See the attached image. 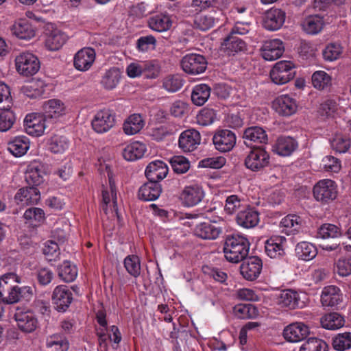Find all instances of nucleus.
<instances>
[{
  "label": "nucleus",
  "mask_w": 351,
  "mask_h": 351,
  "mask_svg": "<svg viewBox=\"0 0 351 351\" xmlns=\"http://www.w3.org/2000/svg\"><path fill=\"white\" fill-rule=\"evenodd\" d=\"M17 73L24 77L36 74L40 68L38 58L32 52L23 51L17 55L14 60Z\"/></svg>",
  "instance_id": "nucleus-3"
},
{
  "label": "nucleus",
  "mask_w": 351,
  "mask_h": 351,
  "mask_svg": "<svg viewBox=\"0 0 351 351\" xmlns=\"http://www.w3.org/2000/svg\"><path fill=\"white\" fill-rule=\"evenodd\" d=\"M200 141L201 136L199 132L195 129H189L180 134L178 144L180 148L184 152H192L197 148Z\"/></svg>",
  "instance_id": "nucleus-25"
},
{
  "label": "nucleus",
  "mask_w": 351,
  "mask_h": 351,
  "mask_svg": "<svg viewBox=\"0 0 351 351\" xmlns=\"http://www.w3.org/2000/svg\"><path fill=\"white\" fill-rule=\"evenodd\" d=\"M333 348L339 351H343L351 347V333L346 332L337 335L332 341Z\"/></svg>",
  "instance_id": "nucleus-62"
},
{
  "label": "nucleus",
  "mask_w": 351,
  "mask_h": 351,
  "mask_svg": "<svg viewBox=\"0 0 351 351\" xmlns=\"http://www.w3.org/2000/svg\"><path fill=\"white\" fill-rule=\"evenodd\" d=\"M60 278L66 282H71L77 276V269L75 265L69 261H64L57 269Z\"/></svg>",
  "instance_id": "nucleus-43"
},
{
  "label": "nucleus",
  "mask_w": 351,
  "mask_h": 351,
  "mask_svg": "<svg viewBox=\"0 0 351 351\" xmlns=\"http://www.w3.org/2000/svg\"><path fill=\"white\" fill-rule=\"evenodd\" d=\"M245 206L243 200L236 195H232L226 199L224 211L228 215H233L243 210Z\"/></svg>",
  "instance_id": "nucleus-52"
},
{
  "label": "nucleus",
  "mask_w": 351,
  "mask_h": 351,
  "mask_svg": "<svg viewBox=\"0 0 351 351\" xmlns=\"http://www.w3.org/2000/svg\"><path fill=\"white\" fill-rule=\"evenodd\" d=\"M40 198V191L34 186L22 188L18 191L14 196L16 203L21 206L36 204Z\"/></svg>",
  "instance_id": "nucleus-26"
},
{
  "label": "nucleus",
  "mask_w": 351,
  "mask_h": 351,
  "mask_svg": "<svg viewBox=\"0 0 351 351\" xmlns=\"http://www.w3.org/2000/svg\"><path fill=\"white\" fill-rule=\"evenodd\" d=\"M325 24L324 18L320 15H311L304 19L302 26L304 32L309 34H317L323 29Z\"/></svg>",
  "instance_id": "nucleus-39"
},
{
  "label": "nucleus",
  "mask_w": 351,
  "mask_h": 351,
  "mask_svg": "<svg viewBox=\"0 0 351 351\" xmlns=\"http://www.w3.org/2000/svg\"><path fill=\"white\" fill-rule=\"evenodd\" d=\"M298 107L296 99L287 94L278 96L272 102V108L275 112L284 117L295 114Z\"/></svg>",
  "instance_id": "nucleus-11"
},
{
  "label": "nucleus",
  "mask_w": 351,
  "mask_h": 351,
  "mask_svg": "<svg viewBox=\"0 0 351 351\" xmlns=\"http://www.w3.org/2000/svg\"><path fill=\"white\" fill-rule=\"evenodd\" d=\"M311 83L317 90H327L332 86V76L325 71H316L311 75Z\"/></svg>",
  "instance_id": "nucleus-44"
},
{
  "label": "nucleus",
  "mask_w": 351,
  "mask_h": 351,
  "mask_svg": "<svg viewBox=\"0 0 351 351\" xmlns=\"http://www.w3.org/2000/svg\"><path fill=\"white\" fill-rule=\"evenodd\" d=\"M269 163V155L263 148L252 149L245 158V165L252 171H258L267 167Z\"/></svg>",
  "instance_id": "nucleus-6"
},
{
  "label": "nucleus",
  "mask_w": 351,
  "mask_h": 351,
  "mask_svg": "<svg viewBox=\"0 0 351 351\" xmlns=\"http://www.w3.org/2000/svg\"><path fill=\"white\" fill-rule=\"evenodd\" d=\"M210 95V88L208 85L205 84H198L193 89L191 99L194 104L200 106L205 104Z\"/></svg>",
  "instance_id": "nucleus-51"
},
{
  "label": "nucleus",
  "mask_w": 351,
  "mask_h": 351,
  "mask_svg": "<svg viewBox=\"0 0 351 351\" xmlns=\"http://www.w3.org/2000/svg\"><path fill=\"white\" fill-rule=\"evenodd\" d=\"M262 268V261L257 256H251L242 263L240 272L245 280L253 281L260 276Z\"/></svg>",
  "instance_id": "nucleus-15"
},
{
  "label": "nucleus",
  "mask_w": 351,
  "mask_h": 351,
  "mask_svg": "<svg viewBox=\"0 0 351 351\" xmlns=\"http://www.w3.org/2000/svg\"><path fill=\"white\" fill-rule=\"evenodd\" d=\"M297 141L290 136H280L277 139L274 150L280 156H290L297 148Z\"/></svg>",
  "instance_id": "nucleus-35"
},
{
  "label": "nucleus",
  "mask_w": 351,
  "mask_h": 351,
  "mask_svg": "<svg viewBox=\"0 0 351 351\" xmlns=\"http://www.w3.org/2000/svg\"><path fill=\"white\" fill-rule=\"evenodd\" d=\"M154 11V8L145 2H140L132 5L129 10L130 16L141 19Z\"/></svg>",
  "instance_id": "nucleus-55"
},
{
  "label": "nucleus",
  "mask_w": 351,
  "mask_h": 351,
  "mask_svg": "<svg viewBox=\"0 0 351 351\" xmlns=\"http://www.w3.org/2000/svg\"><path fill=\"white\" fill-rule=\"evenodd\" d=\"M303 226L304 221L296 215H288L282 218L280 223L282 232L287 234H293L298 232Z\"/></svg>",
  "instance_id": "nucleus-33"
},
{
  "label": "nucleus",
  "mask_w": 351,
  "mask_h": 351,
  "mask_svg": "<svg viewBox=\"0 0 351 351\" xmlns=\"http://www.w3.org/2000/svg\"><path fill=\"white\" fill-rule=\"evenodd\" d=\"M181 66L184 72L189 74L197 75L205 71L207 62L203 56L191 53L182 58Z\"/></svg>",
  "instance_id": "nucleus-10"
},
{
  "label": "nucleus",
  "mask_w": 351,
  "mask_h": 351,
  "mask_svg": "<svg viewBox=\"0 0 351 351\" xmlns=\"http://www.w3.org/2000/svg\"><path fill=\"white\" fill-rule=\"evenodd\" d=\"M260 221L259 213L250 206H245L236 216L237 223L246 229L254 228Z\"/></svg>",
  "instance_id": "nucleus-20"
},
{
  "label": "nucleus",
  "mask_w": 351,
  "mask_h": 351,
  "mask_svg": "<svg viewBox=\"0 0 351 351\" xmlns=\"http://www.w3.org/2000/svg\"><path fill=\"white\" fill-rule=\"evenodd\" d=\"M168 171L166 163L162 160H154L147 166L145 173L149 180L158 182L167 176Z\"/></svg>",
  "instance_id": "nucleus-28"
},
{
  "label": "nucleus",
  "mask_w": 351,
  "mask_h": 351,
  "mask_svg": "<svg viewBox=\"0 0 351 351\" xmlns=\"http://www.w3.org/2000/svg\"><path fill=\"white\" fill-rule=\"evenodd\" d=\"M315 199L324 204L329 203L336 199L338 186L331 179H323L318 181L313 187Z\"/></svg>",
  "instance_id": "nucleus-5"
},
{
  "label": "nucleus",
  "mask_w": 351,
  "mask_h": 351,
  "mask_svg": "<svg viewBox=\"0 0 351 351\" xmlns=\"http://www.w3.org/2000/svg\"><path fill=\"white\" fill-rule=\"evenodd\" d=\"M221 232V228L219 225L206 222L197 225L194 230V233L197 237L208 240L217 239Z\"/></svg>",
  "instance_id": "nucleus-30"
},
{
  "label": "nucleus",
  "mask_w": 351,
  "mask_h": 351,
  "mask_svg": "<svg viewBox=\"0 0 351 351\" xmlns=\"http://www.w3.org/2000/svg\"><path fill=\"white\" fill-rule=\"evenodd\" d=\"M96 58L95 50L90 47H84L79 50L74 56V67L80 71H86L90 69Z\"/></svg>",
  "instance_id": "nucleus-17"
},
{
  "label": "nucleus",
  "mask_w": 351,
  "mask_h": 351,
  "mask_svg": "<svg viewBox=\"0 0 351 351\" xmlns=\"http://www.w3.org/2000/svg\"><path fill=\"white\" fill-rule=\"evenodd\" d=\"M102 209L106 214L111 212L112 215H117V190L114 182L110 176L109 187L102 191Z\"/></svg>",
  "instance_id": "nucleus-21"
},
{
  "label": "nucleus",
  "mask_w": 351,
  "mask_h": 351,
  "mask_svg": "<svg viewBox=\"0 0 351 351\" xmlns=\"http://www.w3.org/2000/svg\"><path fill=\"white\" fill-rule=\"evenodd\" d=\"M243 138L245 144L247 145L252 143L266 144L268 141L266 130L259 126H252L246 128L244 130Z\"/></svg>",
  "instance_id": "nucleus-29"
},
{
  "label": "nucleus",
  "mask_w": 351,
  "mask_h": 351,
  "mask_svg": "<svg viewBox=\"0 0 351 351\" xmlns=\"http://www.w3.org/2000/svg\"><path fill=\"white\" fill-rule=\"evenodd\" d=\"M30 142L25 136H16L8 143L9 152L16 157L25 155L29 149Z\"/></svg>",
  "instance_id": "nucleus-37"
},
{
  "label": "nucleus",
  "mask_w": 351,
  "mask_h": 351,
  "mask_svg": "<svg viewBox=\"0 0 351 351\" xmlns=\"http://www.w3.org/2000/svg\"><path fill=\"white\" fill-rule=\"evenodd\" d=\"M124 267L127 271L132 276L137 277L141 273V263L137 256H128L124 259Z\"/></svg>",
  "instance_id": "nucleus-61"
},
{
  "label": "nucleus",
  "mask_w": 351,
  "mask_h": 351,
  "mask_svg": "<svg viewBox=\"0 0 351 351\" xmlns=\"http://www.w3.org/2000/svg\"><path fill=\"white\" fill-rule=\"evenodd\" d=\"M173 170L177 173H184L190 168V162L182 156H175L170 160Z\"/></svg>",
  "instance_id": "nucleus-63"
},
{
  "label": "nucleus",
  "mask_w": 351,
  "mask_h": 351,
  "mask_svg": "<svg viewBox=\"0 0 351 351\" xmlns=\"http://www.w3.org/2000/svg\"><path fill=\"white\" fill-rule=\"evenodd\" d=\"M48 149L53 154H63L70 145L69 139L61 135H53L47 143Z\"/></svg>",
  "instance_id": "nucleus-49"
},
{
  "label": "nucleus",
  "mask_w": 351,
  "mask_h": 351,
  "mask_svg": "<svg viewBox=\"0 0 351 351\" xmlns=\"http://www.w3.org/2000/svg\"><path fill=\"white\" fill-rule=\"evenodd\" d=\"M342 301L343 293L338 287L330 285L323 288L321 293V303L324 306H335Z\"/></svg>",
  "instance_id": "nucleus-27"
},
{
  "label": "nucleus",
  "mask_w": 351,
  "mask_h": 351,
  "mask_svg": "<svg viewBox=\"0 0 351 351\" xmlns=\"http://www.w3.org/2000/svg\"><path fill=\"white\" fill-rule=\"evenodd\" d=\"M204 197V191L197 183H191L184 186L181 194L180 200L183 205L192 207L198 204Z\"/></svg>",
  "instance_id": "nucleus-12"
},
{
  "label": "nucleus",
  "mask_w": 351,
  "mask_h": 351,
  "mask_svg": "<svg viewBox=\"0 0 351 351\" xmlns=\"http://www.w3.org/2000/svg\"><path fill=\"white\" fill-rule=\"evenodd\" d=\"M121 77V72L118 68H110L104 74L101 84L106 89L112 90L119 84Z\"/></svg>",
  "instance_id": "nucleus-47"
},
{
  "label": "nucleus",
  "mask_w": 351,
  "mask_h": 351,
  "mask_svg": "<svg viewBox=\"0 0 351 351\" xmlns=\"http://www.w3.org/2000/svg\"><path fill=\"white\" fill-rule=\"evenodd\" d=\"M307 296L304 293L291 290L285 289L279 293L278 303L282 306L289 308H303L306 306Z\"/></svg>",
  "instance_id": "nucleus-9"
},
{
  "label": "nucleus",
  "mask_w": 351,
  "mask_h": 351,
  "mask_svg": "<svg viewBox=\"0 0 351 351\" xmlns=\"http://www.w3.org/2000/svg\"><path fill=\"white\" fill-rule=\"evenodd\" d=\"M217 119V114L214 110L204 108L197 115V122L202 126H207L213 123Z\"/></svg>",
  "instance_id": "nucleus-64"
},
{
  "label": "nucleus",
  "mask_w": 351,
  "mask_h": 351,
  "mask_svg": "<svg viewBox=\"0 0 351 351\" xmlns=\"http://www.w3.org/2000/svg\"><path fill=\"white\" fill-rule=\"evenodd\" d=\"M250 245V242L245 235L234 234L226 240L223 247L225 258L229 262L237 263L247 256Z\"/></svg>",
  "instance_id": "nucleus-2"
},
{
  "label": "nucleus",
  "mask_w": 351,
  "mask_h": 351,
  "mask_svg": "<svg viewBox=\"0 0 351 351\" xmlns=\"http://www.w3.org/2000/svg\"><path fill=\"white\" fill-rule=\"evenodd\" d=\"M48 119L43 114L30 113L24 119V126L26 132L33 136H40L47 128Z\"/></svg>",
  "instance_id": "nucleus-7"
},
{
  "label": "nucleus",
  "mask_w": 351,
  "mask_h": 351,
  "mask_svg": "<svg viewBox=\"0 0 351 351\" xmlns=\"http://www.w3.org/2000/svg\"><path fill=\"white\" fill-rule=\"evenodd\" d=\"M12 34L19 39L29 40L36 36L35 27L27 20L20 19L10 26Z\"/></svg>",
  "instance_id": "nucleus-23"
},
{
  "label": "nucleus",
  "mask_w": 351,
  "mask_h": 351,
  "mask_svg": "<svg viewBox=\"0 0 351 351\" xmlns=\"http://www.w3.org/2000/svg\"><path fill=\"white\" fill-rule=\"evenodd\" d=\"M246 48L245 43L237 36L230 35L221 45V49L228 56L243 51Z\"/></svg>",
  "instance_id": "nucleus-38"
},
{
  "label": "nucleus",
  "mask_w": 351,
  "mask_h": 351,
  "mask_svg": "<svg viewBox=\"0 0 351 351\" xmlns=\"http://www.w3.org/2000/svg\"><path fill=\"white\" fill-rule=\"evenodd\" d=\"M51 300L57 311H65L72 302L73 294L69 287L58 285L53 291Z\"/></svg>",
  "instance_id": "nucleus-13"
},
{
  "label": "nucleus",
  "mask_w": 351,
  "mask_h": 351,
  "mask_svg": "<svg viewBox=\"0 0 351 351\" xmlns=\"http://www.w3.org/2000/svg\"><path fill=\"white\" fill-rule=\"evenodd\" d=\"M213 140L217 150L221 152H226L232 150L234 147L237 138L233 132L223 129L216 132Z\"/></svg>",
  "instance_id": "nucleus-16"
},
{
  "label": "nucleus",
  "mask_w": 351,
  "mask_h": 351,
  "mask_svg": "<svg viewBox=\"0 0 351 351\" xmlns=\"http://www.w3.org/2000/svg\"><path fill=\"white\" fill-rule=\"evenodd\" d=\"M285 46L281 40L275 38L266 40L261 47V56L267 61H274L282 56Z\"/></svg>",
  "instance_id": "nucleus-19"
},
{
  "label": "nucleus",
  "mask_w": 351,
  "mask_h": 351,
  "mask_svg": "<svg viewBox=\"0 0 351 351\" xmlns=\"http://www.w3.org/2000/svg\"><path fill=\"white\" fill-rule=\"evenodd\" d=\"M66 40V36L59 29H53L47 36L45 46L50 51L60 49Z\"/></svg>",
  "instance_id": "nucleus-48"
},
{
  "label": "nucleus",
  "mask_w": 351,
  "mask_h": 351,
  "mask_svg": "<svg viewBox=\"0 0 351 351\" xmlns=\"http://www.w3.org/2000/svg\"><path fill=\"white\" fill-rule=\"evenodd\" d=\"M23 217L32 226H36L45 219V213L39 208H30L25 210Z\"/></svg>",
  "instance_id": "nucleus-54"
},
{
  "label": "nucleus",
  "mask_w": 351,
  "mask_h": 351,
  "mask_svg": "<svg viewBox=\"0 0 351 351\" xmlns=\"http://www.w3.org/2000/svg\"><path fill=\"white\" fill-rule=\"evenodd\" d=\"M295 64L289 60H280L272 66L269 76L272 82L283 85L290 82L295 75Z\"/></svg>",
  "instance_id": "nucleus-4"
},
{
  "label": "nucleus",
  "mask_w": 351,
  "mask_h": 351,
  "mask_svg": "<svg viewBox=\"0 0 351 351\" xmlns=\"http://www.w3.org/2000/svg\"><path fill=\"white\" fill-rule=\"evenodd\" d=\"M340 235L341 232L337 226L330 223H325L318 228L316 237L326 239L338 237Z\"/></svg>",
  "instance_id": "nucleus-57"
},
{
  "label": "nucleus",
  "mask_w": 351,
  "mask_h": 351,
  "mask_svg": "<svg viewBox=\"0 0 351 351\" xmlns=\"http://www.w3.org/2000/svg\"><path fill=\"white\" fill-rule=\"evenodd\" d=\"M92 127L97 133L108 132L115 124V115L109 109H103L96 112L91 121Z\"/></svg>",
  "instance_id": "nucleus-8"
},
{
  "label": "nucleus",
  "mask_w": 351,
  "mask_h": 351,
  "mask_svg": "<svg viewBox=\"0 0 351 351\" xmlns=\"http://www.w3.org/2000/svg\"><path fill=\"white\" fill-rule=\"evenodd\" d=\"M25 178L28 184L34 187L43 182V172L39 169L32 166L27 168Z\"/></svg>",
  "instance_id": "nucleus-59"
},
{
  "label": "nucleus",
  "mask_w": 351,
  "mask_h": 351,
  "mask_svg": "<svg viewBox=\"0 0 351 351\" xmlns=\"http://www.w3.org/2000/svg\"><path fill=\"white\" fill-rule=\"evenodd\" d=\"M11 108H1L3 111L0 113V131L6 132L9 130L15 121V115Z\"/></svg>",
  "instance_id": "nucleus-58"
},
{
  "label": "nucleus",
  "mask_w": 351,
  "mask_h": 351,
  "mask_svg": "<svg viewBox=\"0 0 351 351\" xmlns=\"http://www.w3.org/2000/svg\"><path fill=\"white\" fill-rule=\"evenodd\" d=\"M161 192V186L158 182L149 180L140 187L138 196L143 201H154L159 197Z\"/></svg>",
  "instance_id": "nucleus-32"
},
{
  "label": "nucleus",
  "mask_w": 351,
  "mask_h": 351,
  "mask_svg": "<svg viewBox=\"0 0 351 351\" xmlns=\"http://www.w3.org/2000/svg\"><path fill=\"white\" fill-rule=\"evenodd\" d=\"M295 253L299 259L309 261L317 256V250L313 243L302 241L297 244Z\"/></svg>",
  "instance_id": "nucleus-45"
},
{
  "label": "nucleus",
  "mask_w": 351,
  "mask_h": 351,
  "mask_svg": "<svg viewBox=\"0 0 351 351\" xmlns=\"http://www.w3.org/2000/svg\"><path fill=\"white\" fill-rule=\"evenodd\" d=\"M286 14L278 8H271L263 15V25L270 31L279 29L285 21Z\"/></svg>",
  "instance_id": "nucleus-18"
},
{
  "label": "nucleus",
  "mask_w": 351,
  "mask_h": 351,
  "mask_svg": "<svg viewBox=\"0 0 351 351\" xmlns=\"http://www.w3.org/2000/svg\"><path fill=\"white\" fill-rule=\"evenodd\" d=\"M21 278L14 273H8L0 278V298L8 304L19 302L21 299L29 300L32 295V289L29 286L19 287Z\"/></svg>",
  "instance_id": "nucleus-1"
},
{
  "label": "nucleus",
  "mask_w": 351,
  "mask_h": 351,
  "mask_svg": "<svg viewBox=\"0 0 351 351\" xmlns=\"http://www.w3.org/2000/svg\"><path fill=\"white\" fill-rule=\"evenodd\" d=\"M148 25L152 30L163 32L171 28L172 20L169 14H160L149 18Z\"/></svg>",
  "instance_id": "nucleus-40"
},
{
  "label": "nucleus",
  "mask_w": 351,
  "mask_h": 351,
  "mask_svg": "<svg viewBox=\"0 0 351 351\" xmlns=\"http://www.w3.org/2000/svg\"><path fill=\"white\" fill-rule=\"evenodd\" d=\"M222 15L221 12L214 11L207 14H202L195 16L194 25L196 28L206 31L212 28L219 21V16Z\"/></svg>",
  "instance_id": "nucleus-31"
},
{
  "label": "nucleus",
  "mask_w": 351,
  "mask_h": 351,
  "mask_svg": "<svg viewBox=\"0 0 351 351\" xmlns=\"http://www.w3.org/2000/svg\"><path fill=\"white\" fill-rule=\"evenodd\" d=\"M324 329H341L346 326V320L343 315L337 312L326 313L320 319Z\"/></svg>",
  "instance_id": "nucleus-36"
},
{
  "label": "nucleus",
  "mask_w": 351,
  "mask_h": 351,
  "mask_svg": "<svg viewBox=\"0 0 351 351\" xmlns=\"http://www.w3.org/2000/svg\"><path fill=\"white\" fill-rule=\"evenodd\" d=\"M147 152V145L140 141H130L122 152L123 157L128 161H135L144 157Z\"/></svg>",
  "instance_id": "nucleus-24"
},
{
  "label": "nucleus",
  "mask_w": 351,
  "mask_h": 351,
  "mask_svg": "<svg viewBox=\"0 0 351 351\" xmlns=\"http://www.w3.org/2000/svg\"><path fill=\"white\" fill-rule=\"evenodd\" d=\"M331 148L337 153L344 154L349 151L351 146V139L348 136L337 133L330 140Z\"/></svg>",
  "instance_id": "nucleus-46"
},
{
  "label": "nucleus",
  "mask_w": 351,
  "mask_h": 351,
  "mask_svg": "<svg viewBox=\"0 0 351 351\" xmlns=\"http://www.w3.org/2000/svg\"><path fill=\"white\" fill-rule=\"evenodd\" d=\"M342 52L343 48L339 43H331L325 47L322 55L326 61L333 62L340 58Z\"/></svg>",
  "instance_id": "nucleus-53"
},
{
  "label": "nucleus",
  "mask_w": 351,
  "mask_h": 351,
  "mask_svg": "<svg viewBox=\"0 0 351 351\" xmlns=\"http://www.w3.org/2000/svg\"><path fill=\"white\" fill-rule=\"evenodd\" d=\"M234 315L239 319H253L258 315V308L250 304H239L233 308Z\"/></svg>",
  "instance_id": "nucleus-50"
},
{
  "label": "nucleus",
  "mask_w": 351,
  "mask_h": 351,
  "mask_svg": "<svg viewBox=\"0 0 351 351\" xmlns=\"http://www.w3.org/2000/svg\"><path fill=\"white\" fill-rule=\"evenodd\" d=\"M46 87L47 84L43 80H36L23 86L21 91L28 97L36 98L45 93Z\"/></svg>",
  "instance_id": "nucleus-41"
},
{
  "label": "nucleus",
  "mask_w": 351,
  "mask_h": 351,
  "mask_svg": "<svg viewBox=\"0 0 351 351\" xmlns=\"http://www.w3.org/2000/svg\"><path fill=\"white\" fill-rule=\"evenodd\" d=\"M14 318L19 329H36L40 326L37 319L31 312H17Z\"/></svg>",
  "instance_id": "nucleus-42"
},
{
  "label": "nucleus",
  "mask_w": 351,
  "mask_h": 351,
  "mask_svg": "<svg viewBox=\"0 0 351 351\" xmlns=\"http://www.w3.org/2000/svg\"><path fill=\"white\" fill-rule=\"evenodd\" d=\"M287 239L283 236L275 235L268 239L265 243V252L271 258H279L285 254Z\"/></svg>",
  "instance_id": "nucleus-22"
},
{
  "label": "nucleus",
  "mask_w": 351,
  "mask_h": 351,
  "mask_svg": "<svg viewBox=\"0 0 351 351\" xmlns=\"http://www.w3.org/2000/svg\"><path fill=\"white\" fill-rule=\"evenodd\" d=\"M321 166L325 171L337 173L341 169V162L338 158L328 155L322 158Z\"/></svg>",
  "instance_id": "nucleus-60"
},
{
  "label": "nucleus",
  "mask_w": 351,
  "mask_h": 351,
  "mask_svg": "<svg viewBox=\"0 0 351 351\" xmlns=\"http://www.w3.org/2000/svg\"><path fill=\"white\" fill-rule=\"evenodd\" d=\"M145 121L139 114H132L123 122L122 129L125 134L132 136L138 134L145 126Z\"/></svg>",
  "instance_id": "nucleus-34"
},
{
  "label": "nucleus",
  "mask_w": 351,
  "mask_h": 351,
  "mask_svg": "<svg viewBox=\"0 0 351 351\" xmlns=\"http://www.w3.org/2000/svg\"><path fill=\"white\" fill-rule=\"evenodd\" d=\"M327 343L318 338L311 337L302 345L300 351H327Z\"/></svg>",
  "instance_id": "nucleus-56"
},
{
  "label": "nucleus",
  "mask_w": 351,
  "mask_h": 351,
  "mask_svg": "<svg viewBox=\"0 0 351 351\" xmlns=\"http://www.w3.org/2000/svg\"><path fill=\"white\" fill-rule=\"evenodd\" d=\"M43 114L51 121H56L67 112L65 104L58 99H51L43 105Z\"/></svg>",
  "instance_id": "nucleus-14"
}]
</instances>
